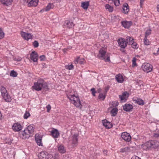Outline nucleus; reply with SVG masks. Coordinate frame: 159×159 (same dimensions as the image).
Instances as JSON below:
<instances>
[{"label":"nucleus","mask_w":159,"mask_h":159,"mask_svg":"<svg viewBox=\"0 0 159 159\" xmlns=\"http://www.w3.org/2000/svg\"><path fill=\"white\" fill-rule=\"evenodd\" d=\"M32 88L35 90L39 91L43 89L45 91L49 89L48 84L42 79H39L36 82H35Z\"/></svg>","instance_id":"1"},{"label":"nucleus","mask_w":159,"mask_h":159,"mask_svg":"<svg viewBox=\"0 0 159 159\" xmlns=\"http://www.w3.org/2000/svg\"><path fill=\"white\" fill-rule=\"evenodd\" d=\"M106 49L104 48H102L100 49L99 51V53L98 55V58L102 60H104L106 62L110 61V54L106 53Z\"/></svg>","instance_id":"2"},{"label":"nucleus","mask_w":159,"mask_h":159,"mask_svg":"<svg viewBox=\"0 0 159 159\" xmlns=\"http://www.w3.org/2000/svg\"><path fill=\"white\" fill-rule=\"evenodd\" d=\"M67 97L70 100L71 102L76 107H79L81 105L80 99L78 96H76L74 94H67Z\"/></svg>","instance_id":"3"},{"label":"nucleus","mask_w":159,"mask_h":159,"mask_svg":"<svg viewBox=\"0 0 159 159\" xmlns=\"http://www.w3.org/2000/svg\"><path fill=\"white\" fill-rule=\"evenodd\" d=\"M0 91L2 95L4 100L7 102H10L11 100L10 96L8 94L6 88L3 86L0 87Z\"/></svg>","instance_id":"4"},{"label":"nucleus","mask_w":159,"mask_h":159,"mask_svg":"<svg viewBox=\"0 0 159 159\" xmlns=\"http://www.w3.org/2000/svg\"><path fill=\"white\" fill-rule=\"evenodd\" d=\"M19 135L20 138L24 139H28L31 136V134L26 129H25L23 131L20 132Z\"/></svg>","instance_id":"5"},{"label":"nucleus","mask_w":159,"mask_h":159,"mask_svg":"<svg viewBox=\"0 0 159 159\" xmlns=\"http://www.w3.org/2000/svg\"><path fill=\"white\" fill-rule=\"evenodd\" d=\"M145 145L148 148H154L159 145V142L153 141H149Z\"/></svg>","instance_id":"6"},{"label":"nucleus","mask_w":159,"mask_h":159,"mask_svg":"<svg viewBox=\"0 0 159 159\" xmlns=\"http://www.w3.org/2000/svg\"><path fill=\"white\" fill-rule=\"evenodd\" d=\"M143 70L147 73L150 72L152 70L153 67L152 65L149 63H144L142 66Z\"/></svg>","instance_id":"7"},{"label":"nucleus","mask_w":159,"mask_h":159,"mask_svg":"<svg viewBox=\"0 0 159 159\" xmlns=\"http://www.w3.org/2000/svg\"><path fill=\"white\" fill-rule=\"evenodd\" d=\"M29 7H36L38 4L39 0H24Z\"/></svg>","instance_id":"8"},{"label":"nucleus","mask_w":159,"mask_h":159,"mask_svg":"<svg viewBox=\"0 0 159 159\" xmlns=\"http://www.w3.org/2000/svg\"><path fill=\"white\" fill-rule=\"evenodd\" d=\"M121 137L124 140L127 142H129L131 139V137L129 134L125 132L121 134Z\"/></svg>","instance_id":"9"},{"label":"nucleus","mask_w":159,"mask_h":159,"mask_svg":"<svg viewBox=\"0 0 159 159\" xmlns=\"http://www.w3.org/2000/svg\"><path fill=\"white\" fill-rule=\"evenodd\" d=\"M21 35L25 39L27 40L29 39H31L32 38V35L30 34L25 33L23 31L21 32Z\"/></svg>","instance_id":"10"},{"label":"nucleus","mask_w":159,"mask_h":159,"mask_svg":"<svg viewBox=\"0 0 159 159\" xmlns=\"http://www.w3.org/2000/svg\"><path fill=\"white\" fill-rule=\"evenodd\" d=\"M118 43L119 46L121 48H125L127 46V43L125 40L121 38L118 40Z\"/></svg>","instance_id":"11"},{"label":"nucleus","mask_w":159,"mask_h":159,"mask_svg":"<svg viewBox=\"0 0 159 159\" xmlns=\"http://www.w3.org/2000/svg\"><path fill=\"white\" fill-rule=\"evenodd\" d=\"M30 58L34 62H37L38 60V55L37 53L34 52H32L30 54Z\"/></svg>","instance_id":"12"},{"label":"nucleus","mask_w":159,"mask_h":159,"mask_svg":"<svg viewBox=\"0 0 159 159\" xmlns=\"http://www.w3.org/2000/svg\"><path fill=\"white\" fill-rule=\"evenodd\" d=\"M35 139L37 144L39 146H42V137L39 136L38 134H36L35 136Z\"/></svg>","instance_id":"13"},{"label":"nucleus","mask_w":159,"mask_h":159,"mask_svg":"<svg viewBox=\"0 0 159 159\" xmlns=\"http://www.w3.org/2000/svg\"><path fill=\"white\" fill-rule=\"evenodd\" d=\"M121 25L126 28H129L132 25L131 21H124L121 22Z\"/></svg>","instance_id":"14"},{"label":"nucleus","mask_w":159,"mask_h":159,"mask_svg":"<svg viewBox=\"0 0 159 159\" xmlns=\"http://www.w3.org/2000/svg\"><path fill=\"white\" fill-rule=\"evenodd\" d=\"M129 94L127 92H124L122 95H119V98L122 102H125L128 97Z\"/></svg>","instance_id":"15"},{"label":"nucleus","mask_w":159,"mask_h":159,"mask_svg":"<svg viewBox=\"0 0 159 159\" xmlns=\"http://www.w3.org/2000/svg\"><path fill=\"white\" fill-rule=\"evenodd\" d=\"M51 135L54 138H57L59 136L60 133L57 129H53L51 131Z\"/></svg>","instance_id":"16"},{"label":"nucleus","mask_w":159,"mask_h":159,"mask_svg":"<svg viewBox=\"0 0 159 159\" xmlns=\"http://www.w3.org/2000/svg\"><path fill=\"white\" fill-rule=\"evenodd\" d=\"M22 126L18 123H15L12 126V129L15 131H18L22 129Z\"/></svg>","instance_id":"17"},{"label":"nucleus","mask_w":159,"mask_h":159,"mask_svg":"<svg viewBox=\"0 0 159 159\" xmlns=\"http://www.w3.org/2000/svg\"><path fill=\"white\" fill-rule=\"evenodd\" d=\"M103 125L106 128L109 129L112 127L111 123L108 121L107 120H102Z\"/></svg>","instance_id":"18"},{"label":"nucleus","mask_w":159,"mask_h":159,"mask_svg":"<svg viewBox=\"0 0 159 159\" xmlns=\"http://www.w3.org/2000/svg\"><path fill=\"white\" fill-rule=\"evenodd\" d=\"M78 134H74L72 136V143L74 145L73 146H76L78 143Z\"/></svg>","instance_id":"19"},{"label":"nucleus","mask_w":159,"mask_h":159,"mask_svg":"<svg viewBox=\"0 0 159 159\" xmlns=\"http://www.w3.org/2000/svg\"><path fill=\"white\" fill-rule=\"evenodd\" d=\"M48 153L45 152H42L38 155V157L39 159H46Z\"/></svg>","instance_id":"20"},{"label":"nucleus","mask_w":159,"mask_h":159,"mask_svg":"<svg viewBox=\"0 0 159 159\" xmlns=\"http://www.w3.org/2000/svg\"><path fill=\"white\" fill-rule=\"evenodd\" d=\"M132 106L129 104H126L123 106V109L126 111H129L133 108Z\"/></svg>","instance_id":"21"},{"label":"nucleus","mask_w":159,"mask_h":159,"mask_svg":"<svg viewBox=\"0 0 159 159\" xmlns=\"http://www.w3.org/2000/svg\"><path fill=\"white\" fill-rule=\"evenodd\" d=\"M133 101L136 103L140 105H143L144 104V102L141 99L136 98L133 99Z\"/></svg>","instance_id":"22"},{"label":"nucleus","mask_w":159,"mask_h":159,"mask_svg":"<svg viewBox=\"0 0 159 159\" xmlns=\"http://www.w3.org/2000/svg\"><path fill=\"white\" fill-rule=\"evenodd\" d=\"M126 42L127 44H131L134 42V39L130 36H127L126 39Z\"/></svg>","instance_id":"23"},{"label":"nucleus","mask_w":159,"mask_h":159,"mask_svg":"<svg viewBox=\"0 0 159 159\" xmlns=\"http://www.w3.org/2000/svg\"><path fill=\"white\" fill-rule=\"evenodd\" d=\"M123 12L125 14H127L129 12V10L128 4L126 3H125L123 5Z\"/></svg>","instance_id":"24"},{"label":"nucleus","mask_w":159,"mask_h":159,"mask_svg":"<svg viewBox=\"0 0 159 159\" xmlns=\"http://www.w3.org/2000/svg\"><path fill=\"white\" fill-rule=\"evenodd\" d=\"M12 1L13 0H1L2 3L7 6L10 5Z\"/></svg>","instance_id":"25"},{"label":"nucleus","mask_w":159,"mask_h":159,"mask_svg":"<svg viewBox=\"0 0 159 159\" xmlns=\"http://www.w3.org/2000/svg\"><path fill=\"white\" fill-rule=\"evenodd\" d=\"M25 129H26V130H27V131L29 132V133L31 135L34 132V128L32 125H30Z\"/></svg>","instance_id":"26"},{"label":"nucleus","mask_w":159,"mask_h":159,"mask_svg":"<svg viewBox=\"0 0 159 159\" xmlns=\"http://www.w3.org/2000/svg\"><path fill=\"white\" fill-rule=\"evenodd\" d=\"M73 25V23L70 21L66 20L64 22V25L69 28H71Z\"/></svg>","instance_id":"27"},{"label":"nucleus","mask_w":159,"mask_h":159,"mask_svg":"<svg viewBox=\"0 0 159 159\" xmlns=\"http://www.w3.org/2000/svg\"><path fill=\"white\" fill-rule=\"evenodd\" d=\"M116 79L117 81L120 83H122L123 81L122 76L120 75H118L116 76Z\"/></svg>","instance_id":"28"},{"label":"nucleus","mask_w":159,"mask_h":159,"mask_svg":"<svg viewBox=\"0 0 159 159\" xmlns=\"http://www.w3.org/2000/svg\"><path fill=\"white\" fill-rule=\"evenodd\" d=\"M118 110L117 108H113L111 111V116H116L118 112Z\"/></svg>","instance_id":"29"},{"label":"nucleus","mask_w":159,"mask_h":159,"mask_svg":"<svg viewBox=\"0 0 159 159\" xmlns=\"http://www.w3.org/2000/svg\"><path fill=\"white\" fill-rule=\"evenodd\" d=\"M54 7L53 3H49L46 7L45 9L46 11H48L51 9H52Z\"/></svg>","instance_id":"30"},{"label":"nucleus","mask_w":159,"mask_h":159,"mask_svg":"<svg viewBox=\"0 0 159 159\" xmlns=\"http://www.w3.org/2000/svg\"><path fill=\"white\" fill-rule=\"evenodd\" d=\"M58 148L59 152L61 153H64L66 152V150L65 149L63 145H60Z\"/></svg>","instance_id":"31"},{"label":"nucleus","mask_w":159,"mask_h":159,"mask_svg":"<svg viewBox=\"0 0 159 159\" xmlns=\"http://www.w3.org/2000/svg\"><path fill=\"white\" fill-rule=\"evenodd\" d=\"M89 6V2H83L81 4L82 7L84 9H87L88 7Z\"/></svg>","instance_id":"32"},{"label":"nucleus","mask_w":159,"mask_h":159,"mask_svg":"<svg viewBox=\"0 0 159 159\" xmlns=\"http://www.w3.org/2000/svg\"><path fill=\"white\" fill-rule=\"evenodd\" d=\"M105 8L106 9H108L109 12H111L113 11V7L108 4L106 5Z\"/></svg>","instance_id":"33"},{"label":"nucleus","mask_w":159,"mask_h":159,"mask_svg":"<svg viewBox=\"0 0 159 159\" xmlns=\"http://www.w3.org/2000/svg\"><path fill=\"white\" fill-rule=\"evenodd\" d=\"M30 116V115L29 112L27 111H26L24 115V118L25 119H27Z\"/></svg>","instance_id":"34"},{"label":"nucleus","mask_w":159,"mask_h":159,"mask_svg":"<svg viewBox=\"0 0 159 159\" xmlns=\"http://www.w3.org/2000/svg\"><path fill=\"white\" fill-rule=\"evenodd\" d=\"M17 74L16 72L14 70H12L10 73V75L13 77H16L17 76Z\"/></svg>","instance_id":"35"},{"label":"nucleus","mask_w":159,"mask_h":159,"mask_svg":"<svg viewBox=\"0 0 159 159\" xmlns=\"http://www.w3.org/2000/svg\"><path fill=\"white\" fill-rule=\"evenodd\" d=\"M105 97L106 95H104L102 93H100L99 95L98 98L102 100H103L105 99Z\"/></svg>","instance_id":"36"},{"label":"nucleus","mask_w":159,"mask_h":159,"mask_svg":"<svg viewBox=\"0 0 159 159\" xmlns=\"http://www.w3.org/2000/svg\"><path fill=\"white\" fill-rule=\"evenodd\" d=\"M112 2L116 6H118L120 4V2L119 0H113Z\"/></svg>","instance_id":"37"},{"label":"nucleus","mask_w":159,"mask_h":159,"mask_svg":"<svg viewBox=\"0 0 159 159\" xmlns=\"http://www.w3.org/2000/svg\"><path fill=\"white\" fill-rule=\"evenodd\" d=\"M4 34L2 31V29L0 28V39L3 38L4 37Z\"/></svg>","instance_id":"38"},{"label":"nucleus","mask_w":159,"mask_h":159,"mask_svg":"<svg viewBox=\"0 0 159 159\" xmlns=\"http://www.w3.org/2000/svg\"><path fill=\"white\" fill-rule=\"evenodd\" d=\"M136 59L135 57H134L132 60V66H137V64L136 63Z\"/></svg>","instance_id":"39"},{"label":"nucleus","mask_w":159,"mask_h":159,"mask_svg":"<svg viewBox=\"0 0 159 159\" xmlns=\"http://www.w3.org/2000/svg\"><path fill=\"white\" fill-rule=\"evenodd\" d=\"M144 43L145 45H148L149 44V42L147 39V38L144 37Z\"/></svg>","instance_id":"40"},{"label":"nucleus","mask_w":159,"mask_h":159,"mask_svg":"<svg viewBox=\"0 0 159 159\" xmlns=\"http://www.w3.org/2000/svg\"><path fill=\"white\" fill-rule=\"evenodd\" d=\"M151 30H147L145 33V37L147 38V37L148 35L150 34H151Z\"/></svg>","instance_id":"41"},{"label":"nucleus","mask_w":159,"mask_h":159,"mask_svg":"<svg viewBox=\"0 0 159 159\" xmlns=\"http://www.w3.org/2000/svg\"><path fill=\"white\" fill-rule=\"evenodd\" d=\"M39 43L37 41L35 40L33 43V45L34 48H37L38 47Z\"/></svg>","instance_id":"42"},{"label":"nucleus","mask_w":159,"mask_h":159,"mask_svg":"<svg viewBox=\"0 0 159 159\" xmlns=\"http://www.w3.org/2000/svg\"><path fill=\"white\" fill-rule=\"evenodd\" d=\"M91 91L92 92V93L93 96H95V93L96 92L95 89L94 88H93L91 89Z\"/></svg>","instance_id":"43"},{"label":"nucleus","mask_w":159,"mask_h":159,"mask_svg":"<svg viewBox=\"0 0 159 159\" xmlns=\"http://www.w3.org/2000/svg\"><path fill=\"white\" fill-rule=\"evenodd\" d=\"M131 45H132V47L134 48H138L137 44L135 43H134V42L133 43L131 44Z\"/></svg>","instance_id":"44"},{"label":"nucleus","mask_w":159,"mask_h":159,"mask_svg":"<svg viewBox=\"0 0 159 159\" xmlns=\"http://www.w3.org/2000/svg\"><path fill=\"white\" fill-rule=\"evenodd\" d=\"M128 147H125L124 148H122L120 150V152H126L128 150Z\"/></svg>","instance_id":"45"},{"label":"nucleus","mask_w":159,"mask_h":159,"mask_svg":"<svg viewBox=\"0 0 159 159\" xmlns=\"http://www.w3.org/2000/svg\"><path fill=\"white\" fill-rule=\"evenodd\" d=\"M46 159H54V158L52 155L51 154H48V155L47 156Z\"/></svg>","instance_id":"46"},{"label":"nucleus","mask_w":159,"mask_h":159,"mask_svg":"<svg viewBox=\"0 0 159 159\" xmlns=\"http://www.w3.org/2000/svg\"><path fill=\"white\" fill-rule=\"evenodd\" d=\"M39 58L41 61H44L46 59V57L45 55H42L40 56Z\"/></svg>","instance_id":"47"},{"label":"nucleus","mask_w":159,"mask_h":159,"mask_svg":"<svg viewBox=\"0 0 159 159\" xmlns=\"http://www.w3.org/2000/svg\"><path fill=\"white\" fill-rule=\"evenodd\" d=\"M14 60L15 61H20L22 60V58L19 57H15L14 58Z\"/></svg>","instance_id":"48"},{"label":"nucleus","mask_w":159,"mask_h":159,"mask_svg":"<svg viewBox=\"0 0 159 159\" xmlns=\"http://www.w3.org/2000/svg\"><path fill=\"white\" fill-rule=\"evenodd\" d=\"M80 59V57H78L74 61V63L76 64H78L79 62Z\"/></svg>","instance_id":"49"},{"label":"nucleus","mask_w":159,"mask_h":159,"mask_svg":"<svg viewBox=\"0 0 159 159\" xmlns=\"http://www.w3.org/2000/svg\"><path fill=\"white\" fill-rule=\"evenodd\" d=\"M46 107L47 109V112H49V111L51 109V107L50 105L49 104H48L46 106Z\"/></svg>","instance_id":"50"},{"label":"nucleus","mask_w":159,"mask_h":159,"mask_svg":"<svg viewBox=\"0 0 159 159\" xmlns=\"http://www.w3.org/2000/svg\"><path fill=\"white\" fill-rule=\"evenodd\" d=\"M74 66L73 65L71 64L70 65L68 66L67 69L69 70H72L73 69Z\"/></svg>","instance_id":"51"},{"label":"nucleus","mask_w":159,"mask_h":159,"mask_svg":"<svg viewBox=\"0 0 159 159\" xmlns=\"http://www.w3.org/2000/svg\"><path fill=\"white\" fill-rule=\"evenodd\" d=\"M11 141L12 140L11 139H8V141L6 142V143L10 145L12 143Z\"/></svg>","instance_id":"52"},{"label":"nucleus","mask_w":159,"mask_h":159,"mask_svg":"<svg viewBox=\"0 0 159 159\" xmlns=\"http://www.w3.org/2000/svg\"><path fill=\"white\" fill-rule=\"evenodd\" d=\"M119 104V103L117 102H114L113 104V105L115 107L117 106Z\"/></svg>","instance_id":"53"},{"label":"nucleus","mask_w":159,"mask_h":159,"mask_svg":"<svg viewBox=\"0 0 159 159\" xmlns=\"http://www.w3.org/2000/svg\"><path fill=\"white\" fill-rule=\"evenodd\" d=\"M103 152L104 154V155H107V150H104L103 151Z\"/></svg>","instance_id":"54"},{"label":"nucleus","mask_w":159,"mask_h":159,"mask_svg":"<svg viewBox=\"0 0 159 159\" xmlns=\"http://www.w3.org/2000/svg\"><path fill=\"white\" fill-rule=\"evenodd\" d=\"M145 0H140V4L141 6H142V4Z\"/></svg>","instance_id":"55"},{"label":"nucleus","mask_w":159,"mask_h":159,"mask_svg":"<svg viewBox=\"0 0 159 159\" xmlns=\"http://www.w3.org/2000/svg\"><path fill=\"white\" fill-rule=\"evenodd\" d=\"M67 49L66 48H65L63 49V51L64 52V53L66 52L67 51Z\"/></svg>","instance_id":"56"},{"label":"nucleus","mask_w":159,"mask_h":159,"mask_svg":"<svg viewBox=\"0 0 159 159\" xmlns=\"http://www.w3.org/2000/svg\"><path fill=\"white\" fill-rule=\"evenodd\" d=\"M101 89H99L98 90L97 92H98V93H99L100 92H101Z\"/></svg>","instance_id":"57"},{"label":"nucleus","mask_w":159,"mask_h":159,"mask_svg":"<svg viewBox=\"0 0 159 159\" xmlns=\"http://www.w3.org/2000/svg\"><path fill=\"white\" fill-rule=\"evenodd\" d=\"M157 11L159 12V4L157 6Z\"/></svg>","instance_id":"58"},{"label":"nucleus","mask_w":159,"mask_h":159,"mask_svg":"<svg viewBox=\"0 0 159 159\" xmlns=\"http://www.w3.org/2000/svg\"><path fill=\"white\" fill-rule=\"evenodd\" d=\"M135 159H141L139 158V157H137V156H135ZM132 159H133V158H132Z\"/></svg>","instance_id":"59"},{"label":"nucleus","mask_w":159,"mask_h":159,"mask_svg":"<svg viewBox=\"0 0 159 159\" xmlns=\"http://www.w3.org/2000/svg\"><path fill=\"white\" fill-rule=\"evenodd\" d=\"M79 63L80 64H82L83 63V62L82 61H79Z\"/></svg>","instance_id":"60"},{"label":"nucleus","mask_w":159,"mask_h":159,"mask_svg":"<svg viewBox=\"0 0 159 159\" xmlns=\"http://www.w3.org/2000/svg\"><path fill=\"white\" fill-rule=\"evenodd\" d=\"M109 88H106L105 89V90L106 91V93L107 92V91L108 90Z\"/></svg>","instance_id":"61"},{"label":"nucleus","mask_w":159,"mask_h":159,"mask_svg":"<svg viewBox=\"0 0 159 159\" xmlns=\"http://www.w3.org/2000/svg\"><path fill=\"white\" fill-rule=\"evenodd\" d=\"M117 17L116 16H114V17H112L113 18H116Z\"/></svg>","instance_id":"62"},{"label":"nucleus","mask_w":159,"mask_h":159,"mask_svg":"<svg viewBox=\"0 0 159 159\" xmlns=\"http://www.w3.org/2000/svg\"><path fill=\"white\" fill-rule=\"evenodd\" d=\"M157 52H159V48H158V50L157 51Z\"/></svg>","instance_id":"63"},{"label":"nucleus","mask_w":159,"mask_h":159,"mask_svg":"<svg viewBox=\"0 0 159 159\" xmlns=\"http://www.w3.org/2000/svg\"><path fill=\"white\" fill-rule=\"evenodd\" d=\"M129 0L130 1H133V0Z\"/></svg>","instance_id":"64"}]
</instances>
